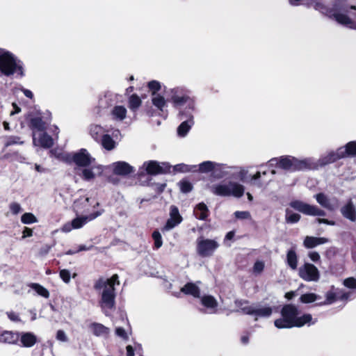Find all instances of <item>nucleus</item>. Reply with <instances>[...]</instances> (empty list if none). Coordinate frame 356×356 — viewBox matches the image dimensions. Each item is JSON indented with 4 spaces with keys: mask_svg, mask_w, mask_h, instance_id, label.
<instances>
[{
    "mask_svg": "<svg viewBox=\"0 0 356 356\" xmlns=\"http://www.w3.org/2000/svg\"><path fill=\"white\" fill-rule=\"evenodd\" d=\"M119 284L118 276L116 274L110 278H100L95 284V289L101 295L99 305L106 315L108 310L115 307V286Z\"/></svg>",
    "mask_w": 356,
    "mask_h": 356,
    "instance_id": "obj_1",
    "label": "nucleus"
},
{
    "mask_svg": "<svg viewBox=\"0 0 356 356\" xmlns=\"http://www.w3.org/2000/svg\"><path fill=\"white\" fill-rule=\"evenodd\" d=\"M269 165L277 167L289 171H296L307 169L310 167L311 162L308 159L300 160L291 156H284L279 159L274 158L268 161Z\"/></svg>",
    "mask_w": 356,
    "mask_h": 356,
    "instance_id": "obj_2",
    "label": "nucleus"
},
{
    "mask_svg": "<svg viewBox=\"0 0 356 356\" xmlns=\"http://www.w3.org/2000/svg\"><path fill=\"white\" fill-rule=\"evenodd\" d=\"M213 194L221 197H241L245 193L244 186L236 181L220 182L211 186Z\"/></svg>",
    "mask_w": 356,
    "mask_h": 356,
    "instance_id": "obj_3",
    "label": "nucleus"
},
{
    "mask_svg": "<svg viewBox=\"0 0 356 356\" xmlns=\"http://www.w3.org/2000/svg\"><path fill=\"white\" fill-rule=\"evenodd\" d=\"M0 70L6 76L14 73L23 76V70L19 61H17L13 55L8 51H2L0 54Z\"/></svg>",
    "mask_w": 356,
    "mask_h": 356,
    "instance_id": "obj_4",
    "label": "nucleus"
},
{
    "mask_svg": "<svg viewBox=\"0 0 356 356\" xmlns=\"http://www.w3.org/2000/svg\"><path fill=\"white\" fill-rule=\"evenodd\" d=\"M104 213L103 209H99L91 212L87 215L77 216L71 222L64 224L60 230L64 233L70 232L73 229H78L82 228L88 222L95 220L100 216Z\"/></svg>",
    "mask_w": 356,
    "mask_h": 356,
    "instance_id": "obj_5",
    "label": "nucleus"
},
{
    "mask_svg": "<svg viewBox=\"0 0 356 356\" xmlns=\"http://www.w3.org/2000/svg\"><path fill=\"white\" fill-rule=\"evenodd\" d=\"M282 318L275 321V326L278 329L294 327L295 317L298 314L296 307L292 305L284 306L281 311Z\"/></svg>",
    "mask_w": 356,
    "mask_h": 356,
    "instance_id": "obj_6",
    "label": "nucleus"
},
{
    "mask_svg": "<svg viewBox=\"0 0 356 356\" xmlns=\"http://www.w3.org/2000/svg\"><path fill=\"white\" fill-rule=\"evenodd\" d=\"M356 155V142L352 141L346 144L345 147L339 148L335 152H330L326 156L320 160L321 165L334 162L341 158Z\"/></svg>",
    "mask_w": 356,
    "mask_h": 356,
    "instance_id": "obj_7",
    "label": "nucleus"
},
{
    "mask_svg": "<svg viewBox=\"0 0 356 356\" xmlns=\"http://www.w3.org/2000/svg\"><path fill=\"white\" fill-rule=\"evenodd\" d=\"M219 244L214 239L205 238L202 236L197 239V252L203 257L211 256L218 248Z\"/></svg>",
    "mask_w": 356,
    "mask_h": 356,
    "instance_id": "obj_8",
    "label": "nucleus"
},
{
    "mask_svg": "<svg viewBox=\"0 0 356 356\" xmlns=\"http://www.w3.org/2000/svg\"><path fill=\"white\" fill-rule=\"evenodd\" d=\"M290 206L294 209L308 216H323L325 212L316 206L310 205L301 201H293Z\"/></svg>",
    "mask_w": 356,
    "mask_h": 356,
    "instance_id": "obj_9",
    "label": "nucleus"
},
{
    "mask_svg": "<svg viewBox=\"0 0 356 356\" xmlns=\"http://www.w3.org/2000/svg\"><path fill=\"white\" fill-rule=\"evenodd\" d=\"M299 276L307 282H316L320 275L318 268L313 264L306 263L298 270Z\"/></svg>",
    "mask_w": 356,
    "mask_h": 356,
    "instance_id": "obj_10",
    "label": "nucleus"
},
{
    "mask_svg": "<svg viewBox=\"0 0 356 356\" xmlns=\"http://www.w3.org/2000/svg\"><path fill=\"white\" fill-rule=\"evenodd\" d=\"M32 136L33 144L35 147L47 149L51 147L54 144L53 138L44 131L39 132L34 131Z\"/></svg>",
    "mask_w": 356,
    "mask_h": 356,
    "instance_id": "obj_11",
    "label": "nucleus"
},
{
    "mask_svg": "<svg viewBox=\"0 0 356 356\" xmlns=\"http://www.w3.org/2000/svg\"><path fill=\"white\" fill-rule=\"evenodd\" d=\"M72 161L78 166L88 167L95 162V159L90 155L87 149H81L74 154Z\"/></svg>",
    "mask_w": 356,
    "mask_h": 356,
    "instance_id": "obj_12",
    "label": "nucleus"
},
{
    "mask_svg": "<svg viewBox=\"0 0 356 356\" xmlns=\"http://www.w3.org/2000/svg\"><path fill=\"white\" fill-rule=\"evenodd\" d=\"M248 315H252L255 320L260 318H268L273 313V308L266 305H252V309H245Z\"/></svg>",
    "mask_w": 356,
    "mask_h": 356,
    "instance_id": "obj_13",
    "label": "nucleus"
},
{
    "mask_svg": "<svg viewBox=\"0 0 356 356\" xmlns=\"http://www.w3.org/2000/svg\"><path fill=\"white\" fill-rule=\"evenodd\" d=\"M143 168L149 175H157L165 172L170 166L165 163H159L155 161H149L143 163Z\"/></svg>",
    "mask_w": 356,
    "mask_h": 356,
    "instance_id": "obj_14",
    "label": "nucleus"
},
{
    "mask_svg": "<svg viewBox=\"0 0 356 356\" xmlns=\"http://www.w3.org/2000/svg\"><path fill=\"white\" fill-rule=\"evenodd\" d=\"M25 118L29 122V127L32 130V133L34 131L39 132L45 130V124L39 115L30 112Z\"/></svg>",
    "mask_w": 356,
    "mask_h": 356,
    "instance_id": "obj_15",
    "label": "nucleus"
},
{
    "mask_svg": "<svg viewBox=\"0 0 356 356\" xmlns=\"http://www.w3.org/2000/svg\"><path fill=\"white\" fill-rule=\"evenodd\" d=\"M182 221V217L179 214V209L175 206L170 207V218L167 220L165 225L163 229L165 230H170L175 226L181 223Z\"/></svg>",
    "mask_w": 356,
    "mask_h": 356,
    "instance_id": "obj_16",
    "label": "nucleus"
},
{
    "mask_svg": "<svg viewBox=\"0 0 356 356\" xmlns=\"http://www.w3.org/2000/svg\"><path fill=\"white\" fill-rule=\"evenodd\" d=\"M103 166L101 165H93L90 168L86 167L83 169L81 177L84 180L93 179L96 176L101 175L103 172Z\"/></svg>",
    "mask_w": 356,
    "mask_h": 356,
    "instance_id": "obj_17",
    "label": "nucleus"
},
{
    "mask_svg": "<svg viewBox=\"0 0 356 356\" xmlns=\"http://www.w3.org/2000/svg\"><path fill=\"white\" fill-rule=\"evenodd\" d=\"M113 172L115 175H127L133 172V167L124 161H118L111 165Z\"/></svg>",
    "mask_w": 356,
    "mask_h": 356,
    "instance_id": "obj_18",
    "label": "nucleus"
},
{
    "mask_svg": "<svg viewBox=\"0 0 356 356\" xmlns=\"http://www.w3.org/2000/svg\"><path fill=\"white\" fill-rule=\"evenodd\" d=\"M202 305L209 310V313L214 314L217 311L218 302L217 300L211 295H206L201 298Z\"/></svg>",
    "mask_w": 356,
    "mask_h": 356,
    "instance_id": "obj_19",
    "label": "nucleus"
},
{
    "mask_svg": "<svg viewBox=\"0 0 356 356\" xmlns=\"http://www.w3.org/2000/svg\"><path fill=\"white\" fill-rule=\"evenodd\" d=\"M327 242L328 239L325 237L306 236L303 245L307 248H313Z\"/></svg>",
    "mask_w": 356,
    "mask_h": 356,
    "instance_id": "obj_20",
    "label": "nucleus"
},
{
    "mask_svg": "<svg viewBox=\"0 0 356 356\" xmlns=\"http://www.w3.org/2000/svg\"><path fill=\"white\" fill-rule=\"evenodd\" d=\"M181 90L178 88L170 90L172 94L171 99L175 106L184 104L188 99L187 96L181 95Z\"/></svg>",
    "mask_w": 356,
    "mask_h": 356,
    "instance_id": "obj_21",
    "label": "nucleus"
},
{
    "mask_svg": "<svg viewBox=\"0 0 356 356\" xmlns=\"http://www.w3.org/2000/svg\"><path fill=\"white\" fill-rule=\"evenodd\" d=\"M22 346L26 348L33 346L37 342V337L31 332H23L19 337Z\"/></svg>",
    "mask_w": 356,
    "mask_h": 356,
    "instance_id": "obj_22",
    "label": "nucleus"
},
{
    "mask_svg": "<svg viewBox=\"0 0 356 356\" xmlns=\"http://www.w3.org/2000/svg\"><path fill=\"white\" fill-rule=\"evenodd\" d=\"M90 199L86 197L85 199H80L75 202L74 210L76 213H90L89 208Z\"/></svg>",
    "mask_w": 356,
    "mask_h": 356,
    "instance_id": "obj_23",
    "label": "nucleus"
},
{
    "mask_svg": "<svg viewBox=\"0 0 356 356\" xmlns=\"http://www.w3.org/2000/svg\"><path fill=\"white\" fill-rule=\"evenodd\" d=\"M19 340V334L11 331H4L0 334V342L15 344Z\"/></svg>",
    "mask_w": 356,
    "mask_h": 356,
    "instance_id": "obj_24",
    "label": "nucleus"
},
{
    "mask_svg": "<svg viewBox=\"0 0 356 356\" xmlns=\"http://www.w3.org/2000/svg\"><path fill=\"white\" fill-rule=\"evenodd\" d=\"M316 202L323 207L330 211H333L336 206L331 202V200L324 193H318L315 195Z\"/></svg>",
    "mask_w": 356,
    "mask_h": 356,
    "instance_id": "obj_25",
    "label": "nucleus"
},
{
    "mask_svg": "<svg viewBox=\"0 0 356 356\" xmlns=\"http://www.w3.org/2000/svg\"><path fill=\"white\" fill-rule=\"evenodd\" d=\"M92 333L97 337H106L110 332V329L98 323H93L90 325Z\"/></svg>",
    "mask_w": 356,
    "mask_h": 356,
    "instance_id": "obj_26",
    "label": "nucleus"
},
{
    "mask_svg": "<svg viewBox=\"0 0 356 356\" xmlns=\"http://www.w3.org/2000/svg\"><path fill=\"white\" fill-rule=\"evenodd\" d=\"M181 291L186 295H191L194 298H200V290L199 286L194 283L190 282L184 285L181 289Z\"/></svg>",
    "mask_w": 356,
    "mask_h": 356,
    "instance_id": "obj_27",
    "label": "nucleus"
},
{
    "mask_svg": "<svg viewBox=\"0 0 356 356\" xmlns=\"http://www.w3.org/2000/svg\"><path fill=\"white\" fill-rule=\"evenodd\" d=\"M127 108L123 106H115L111 111L112 118L117 121H122L127 117Z\"/></svg>",
    "mask_w": 356,
    "mask_h": 356,
    "instance_id": "obj_28",
    "label": "nucleus"
},
{
    "mask_svg": "<svg viewBox=\"0 0 356 356\" xmlns=\"http://www.w3.org/2000/svg\"><path fill=\"white\" fill-rule=\"evenodd\" d=\"M342 215L350 221L356 220V211L352 202H348L341 209Z\"/></svg>",
    "mask_w": 356,
    "mask_h": 356,
    "instance_id": "obj_29",
    "label": "nucleus"
},
{
    "mask_svg": "<svg viewBox=\"0 0 356 356\" xmlns=\"http://www.w3.org/2000/svg\"><path fill=\"white\" fill-rule=\"evenodd\" d=\"M90 134L95 140L99 142L103 136L106 134L105 129L100 125L92 124L90 127Z\"/></svg>",
    "mask_w": 356,
    "mask_h": 356,
    "instance_id": "obj_30",
    "label": "nucleus"
},
{
    "mask_svg": "<svg viewBox=\"0 0 356 356\" xmlns=\"http://www.w3.org/2000/svg\"><path fill=\"white\" fill-rule=\"evenodd\" d=\"M194 214L198 219L204 220L208 216L209 209L204 203H199L194 209Z\"/></svg>",
    "mask_w": 356,
    "mask_h": 356,
    "instance_id": "obj_31",
    "label": "nucleus"
},
{
    "mask_svg": "<svg viewBox=\"0 0 356 356\" xmlns=\"http://www.w3.org/2000/svg\"><path fill=\"white\" fill-rule=\"evenodd\" d=\"M312 321V316L311 314H304L302 316L298 317V315L295 317L294 327H302L305 325L314 324Z\"/></svg>",
    "mask_w": 356,
    "mask_h": 356,
    "instance_id": "obj_32",
    "label": "nucleus"
},
{
    "mask_svg": "<svg viewBox=\"0 0 356 356\" xmlns=\"http://www.w3.org/2000/svg\"><path fill=\"white\" fill-rule=\"evenodd\" d=\"M193 124V117L191 116L188 120L183 122L177 129V133L180 136H185L188 131L190 130L191 126Z\"/></svg>",
    "mask_w": 356,
    "mask_h": 356,
    "instance_id": "obj_33",
    "label": "nucleus"
},
{
    "mask_svg": "<svg viewBox=\"0 0 356 356\" xmlns=\"http://www.w3.org/2000/svg\"><path fill=\"white\" fill-rule=\"evenodd\" d=\"M102 146L106 150L111 151L115 147L116 143L112 137L108 134L103 136L102 138L99 140Z\"/></svg>",
    "mask_w": 356,
    "mask_h": 356,
    "instance_id": "obj_34",
    "label": "nucleus"
},
{
    "mask_svg": "<svg viewBox=\"0 0 356 356\" xmlns=\"http://www.w3.org/2000/svg\"><path fill=\"white\" fill-rule=\"evenodd\" d=\"M286 262L288 266L292 269L296 270L298 266V257L293 250L288 251L286 254Z\"/></svg>",
    "mask_w": 356,
    "mask_h": 356,
    "instance_id": "obj_35",
    "label": "nucleus"
},
{
    "mask_svg": "<svg viewBox=\"0 0 356 356\" xmlns=\"http://www.w3.org/2000/svg\"><path fill=\"white\" fill-rule=\"evenodd\" d=\"M141 104L142 100L138 95L134 94L129 97L128 100V106L131 111H136L141 106Z\"/></svg>",
    "mask_w": 356,
    "mask_h": 356,
    "instance_id": "obj_36",
    "label": "nucleus"
},
{
    "mask_svg": "<svg viewBox=\"0 0 356 356\" xmlns=\"http://www.w3.org/2000/svg\"><path fill=\"white\" fill-rule=\"evenodd\" d=\"M335 19L340 24L347 25L350 28L356 29V23L352 22L350 19L343 14H337L334 15Z\"/></svg>",
    "mask_w": 356,
    "mask_h": 356,
    "instance_id": "obj_37",
    "label": "nucleus"
},
{
    "mask_svg": "<svg viewBox=\"0 0 356 356\" xmlns=\"http://www.w3.org/2000/svg\"><path fill=\"white\" fill-rule=\"evenodd\" d=\"M152 102L154 106H156L161 111L163 110L166 105V100L165 99L164 97L159 94L153 96L152 98Z\"/></svg>",
    "mask_w": 356,
    "mask_h": 356,
    "instance_id": "obj_38",
    "label": "nucleus"
},
{
    "mask_svg": "<svg viewBox=\"0 0 356 356\" xmlns=\"http://www.w3.org/2000/svg\"><path fill=\"white\" fill-rule=\"evenodd\" d=\"M21 222L24 225H31L37 223L38 220L37 217L32 213L26 212L21 216Z\"/></svg>",
    "mask_w": 356,
    "mask_h": 356,
    "instance_id": "obj_39",
    "label": "nucleus"
},
{
    "mask_svg": "<svg viewBox=\"0 0 356 356\" xmlns=\"http://www.w3.org/2000/svg\"><path fill=\"white\" fill-rule=\"evenodd\" d=\"M218 164L207 161L199 165V171L201 172H209L212 171Z\"/></svg>",
    "mask_w": 356,
    "mask_h": 356,
    "instance_id": "obj_40",
    "label": "nucleus"
},
{
    "mask_svg": "<svg viewBox=\"0 0 356 356\" xmlns=\"http://www.w3.org/2000/svg\"><path fill=\"white\" fill-rule=\"evenodd\" d=\"M31 288L38 293V295L45 298H48L49 297V291L42 285L34 283L31 284Z\"/></svg>",
    "mask_w": 356,
    "mask_h": 356,
    "instance_id": "obj_41",
    "label": "nucleus"
},
{
    "mask_svg": "<svg viewBox=\"0 0 356 356\" xmlns=\"http://www.w3.org/2000/svg\"><path fill=\"white\" fill-rule=\"evenodd\" d=\"M300 219V216L298 213L292 212L289 209H286L285 220L288 223H296L298 222Z\"/></svg>",
    "mask_w": 356,
    "mask_h": 356,
    "instance_id": "obj_42",
    "label": "nucleus"
},
{
    "mask_svg": "<svg viewBox=\"0 0 356 356\" xmlns=\"http://www.w3.org/2000/svg\"><path fill=\"white\" fill-rule=\"evenodd\" d=\"M235 305L238 307L236 310L234 312H243V314H248V313L245 312V309H248L250 310L252 309V305H249L248 302L245 300H236Z\"/></svg>",
    "mask_w": 356,
    "mask_h": 356,
    "instance_id": "obj_43",
    "label": "nucleus"
},
{
    "mask_svg": "<svg viewBox=\"0 0 356 356\" xmlns=\"http://www.w3.org/2000/svg\"><path fill=\"white\" fill-rule=\"evenodd\" d=\"M319 297L313 293H308L302 295L300 298V301L303 303H312L315 302Z\"/></svg>",
    "mask_w": 356,
    "mask_h": 356,
    "instance_id": "obj_44",
    "label": "nucleus"
},
{
    "mask_svg": "<svg viewBox=\"0 0 356 356\" xmlns=\"http://www.w3.org/2000/svg\"><path fill=\"white\" fill-rule=\"evenodd\" d=\"M149 90L152 92V95H156V92L161 90V83L157 81H152L147 85Z\"/></svg>",
    "mask_w": 356,
    "mask_h": 356,
    "instance_id": "obj_45",
    "label": "nucleus"
},
{
    "mask_svg": "<svg viewBox=\"0 0 356 356\" xmlns=\"http://www.w3.org/2000/svg\"><path fill=\"white\" fill-rule=\"evenodd\" d=\"M152 238L154 241V246L156 248H160L163 245L162 236L159 232L154 231L152 234Z\"/></svg>",
    "mask_w": 356,
    "mask_h": 356,
    "instance_id": "obj_46",
    "label": "nucleus"
},
{
    "mask_svg": "<svg viewBox=\"0 0 356 356\" xmlns=\"http://www.w3.org/2000/svg\"><path fill=\"white\" fill-rule=\"evenodd\" d=\"M179 186L181 191L184 193H188V192L191 191L193 189L192 184L188 181H185V180L181 181L179 183Z\"/></svg>",
    "mask_w": 356,
    "mask_h": 356,
    "instance_id": "obj_47",
    "label": "nucleus"
},
{
    "mask_svg": "<svg viewBox=\"0 0 356 356\" xmlns=\"http://www.w3.org/2000/svg\"><path fill=\"white\" fill-rule=\"evenodd\" d=\"M325 301L323 303V305H330L333 303L337 300V295L333 291H327L325 294Z\"/></svg>",
    "mask_w": 356,
    "mask_h": 356,
    "instance_id": "obj_48",
    "label": "nucleus"
},
{
    "mask_svg": "<svg viewBox=\"0 0 356 356\" xmlns=\"http://www.w3.org/2000/svg\"><path fill=\"white\" fill-rule=\"evenodd\" d=\"M264 268V263L261 261H257L253 266V273L254 274H260Z\"/></svg>",
    "mask_w": 356,
    "mask_h": 356,
    "instance_id": "obj_49",
    "label": "nucleus"
},
{
    "mask_svg": "<svg viewBox=\"0 0 356 356\" xmlns=\"http://www.w3.org/2000/svg\"><path fill=\"white\" fill-rule=\"evenodd\" d=\"M60 277L65 283L70 282V272L67 269H63L60 271Z\"/></svg>",
    "mask_w": 356,
    "mask_h": 356,
    "instance_id": "obj_50",
    "label": "nucleus"
},
{
    "mask_svg": "<svg viewBox=\"0 0 356 356\" xmlns=\"http://www.w3.org/2000/svg\"><path fill=\"white\" fill-rule=\"evenodd\" d=\"M343 284L347 288L355 289H356V280L353 277L347 278L343 281Z\"/></svg>",
    "mask_w": 356,
    "mask_h": 356,
    "instance_id": "obj_51",
    "label": "nucleus"
},
{
    "mask_svg": "<svg viewBox=\"0 0 356 356\" xmlns=\"http://www.w3.org/2000/svg\"><path fill=\"white\" fill-rule=\"evenodd\" d=\"M10 210L14 215H17L22 211V207L17 202H13L10 204Z\"/></svg>",
    "mask_w": 356,
    "mask_h": 356,
    "instance_id": "obj_52",
    "label": "nucleus"
},
{
    "mask_svg": "<svg viewBox=\"0 0 356 356\" xmlns=\"http://www.w3.org/2000/svg\"><path fill=\"white\" fill-rule=\"evenodd\" d=\"M56 337L58 341L61 342H67L68 340L66 333L62 330L57 331Z\"/></svg>",
    "mask_w": 356,
    "mask_h": 356,
    "instance_id": "obj_53",
    "label": "nucleus"
},
{
    "mask_svg": "<svg viewBox=\"0 0 356 356\" xmlns=\"http://www.w3.org/2000/svg\"><path fill=\"white\" fill-rule=\"evenodd\" d=\"M196 166H189L186 164H179L175 166V169L178 171L181 172H189L192 170L193 168H195Z\"/></svg>",
    "mask_w": 356,
    "mask_h": 356,
    "instance_id": "obj_54",
    "label": "nucleus"
},
{
    "mask_svg": "<svg viewBox=\"0 0 356 356\" xmlns=\"http://www.w3.org/2000/svg\"><path fill=\"white\" fill-rule=\"evenodd\" d=\"M115 334L117 336L121 337L124 340H127L129 338L127 333L122 327H117L115 329Z\"/></svg>",
    "mask_w": 356,
    "mask_h": 356,
    "instance_id": "obj_55",
    "label": "nucleus"
},
{
    "mask_svg": "<svg viewBox=\"0 0 356 356\" xmlns=\"http://www.w3.org/2000/svg\"><path fill=\"white\" fill-rule=\"evenodd\" d=\"M234 215L236 218L239 219H248L250 218V213L248 211H236Z\"/></svg>",
    "mask_w": 356,
    "mask_h": 356,
    "instance_id": "obj_56",
    "label": "nucleus"
},
{
    "mask_svg": "<svg viewBox=\"0 0 356 356\" xmlns=\"http://www.w3.org/2000/svg\"><path fill=\"white\" fill-rule=\"evenodd\" d=\"M6 314L8 318L13 322H19L21 321L19 315L14 312H8Z\"/></svg>",
    "mask_w": 356,
    "mask_h": 356,
    "instance_id": "obj_57",
    "label": "nucleus"
},
{
    "mask_svg": "<svg viewBox=\"0 0 356 356\" xmlns=\"http://www.w3.org/2000/svg\"><path fill=\"white\" fill-rule=\"evenodd\" d=\"M308 256H309V259L312 261H314V262L318 261L321 258L320 254L317 252H315V251L310 252L309 253Z\"/></svg>",
    "mask_w": 356,
    "mask_h": 356,
    "instance_id": "obj_58",
    "label": "nucleus"
},
{
    "mask_svg": "<svg viewBox=\"0 0 356 356\" xmlns=\"http://www.w3.org/2000/svg\"><path fill=\"white\" fill-rule=\"evenodd\" d=\"M33 236V230L27 227H25L22 232V238H25L26 237H31Z\"/></svg>",
    "mask_w": 356,
    "mask_h": 356,
    "instance_id": "obj_59",
    "label": "nucleus"
},
{
    "mask_svg": "<svg viewBox=\"0 0 356 356\" xmlns=\"http://www.w3.org/2000/svg\"><path fill=\"white\" fill-rule=\"evenodd\" d=\"M317 221L320 224L321 223H324V224H326V225H335L334 221L328 220L325 219V218H318Z\"/></svg>",
    "mask_w": 356,
    "mask_h": 356,
    "instance_id": "obj_60",
    "label": "nucleus"
},
{
    "mask_svg": "<svg viewBox=\"0 0 356 356\" xmlns=\"http://www.w3.org/2000/svg\"><path fill=\"white\" fill-rule=\"evenodd\" d=\"M12 105H13V107L14 108V111H12L10 112V115H15L16 113H19L21 111L20 108L17 105L16 103H13Z\"/></svg>",
    "mask_w": 356,
    "mask_h": 356,
    "instance_id": "obj_61",
    "label": "nucleus"
},
{
    "mask_svg": "<svg viewBox=\"0 0 356 356\" xmlns=\"http://www.w3.org/2000/svg\"><path fill=\"white\" fill-rule=\"evenodd\" d=\"M127 356H134V351L131 346H127Z\"/></svg>",
    "mask_w": 356,
    "mask_h": 356,
    "instance_id": "obj_62",
    "label": "nucleus"
},
{
    "mask_svg": "<svg viewBox=\"0 0 356 356\" xmlns=\"http://www.w3.org/2000/svg\"><path fill=\"white\" fill-rule=\"evenodd\" d=\"M23 92L26 97L32 99L33 97L32 92L28 89H24Z\"/></svg>",
    "mask_w": 356,
    "mask_h": 356,
    "instance_id": "obj_63",
    "label": "nucleus"
},
{
    "mask_svg": "<svg viewBox=\"0 0 356 356\" xmlns=\"http://www.w3.org/2000/svg\"><path fill=\"white\" fill-rule=\"evenodd\" d=\"M248 173V170L245 168H241L240 171L238 172L239 176L241 177V179H243V177L246 175Z\"/></svg>",
    "mask_w": 356,
    "mask_h": 356,
    "instance_id": "obj_64",
    "label": "nucleus"
}]
</instances>
